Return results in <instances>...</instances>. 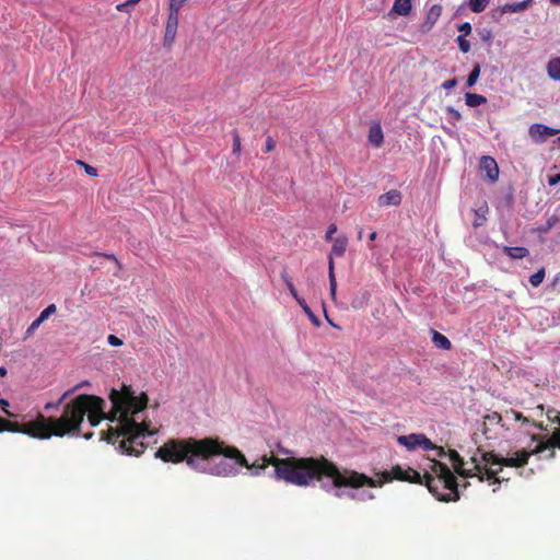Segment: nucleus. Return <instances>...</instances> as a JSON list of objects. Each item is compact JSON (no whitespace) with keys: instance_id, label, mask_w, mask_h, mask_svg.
<instances>
[{"instance_id":"53","label":"nucleus","mask_w":560,"mask_h":560,"mask_svg":"<svg viewBox=\"0 0 560 560\" xmlns=\"http://www.w3.org/2000/svg\"><path fill=\"white\" fill-rule=\"evenodd\" d=\"M362 236H363V231L362 229H360L359 233H358V238L359 240H362Z\"/></svg>"},{"instance_id":"48","label":"nucleus","mask_w":560,"mask_h":560,"mask_svg":"<svg viewBox=\"0 0 560 560\" xmlns=\"http://www.w3.org/2000/svg\"><path fill=\"white\" fill-rule=\"evenodd\" d=\"M290 294L294 298V300L298 302V299H302L299 294H298V291L296 289L292 290V291H289Z\"/></svg>"},{"instance_id":"25","label":"nucleus","mask_w":560,"mask_h":560,"mask_svg":"<svg viewBox=\"0 0 560 560\" xmlns=\"http://www.w3.org/2000/svg\"><path fill=\"white\" fill-rule=\"evenodd\" d=\"M504 418L506 420L513 419L514 421H521L523 424L530 423V420L527 417H525L522 412L516 411L514 409L505 411Z\"/></svg>"},{"instance_id":"49","label":"nucleus","mask_w":560,"mask_h":560,"mask_svg":"<svg viewBox=\"0 0 560 560\" xmlns=\"http://www.w3.org/2000/svg\"><path fill=\"white\" fill-rule=\"evenodd\" d=\"M7 375V369L4 366H0V376L4 377Z\"/></svg>"},{"instance_id":"47","label":"nucleus","mask_w":560,"mask_h":560,"mask_svg":"<svg viewBox=\"0 0 560 560\" xmlns=\"http://www.w3.org/2000/svg\"><path fill=\"white\" fill-rule=\"evenodd\" d=\"M560 183V172L553 176H549L548 184L550 186H555Z\"/></svg>"},{"instance_id":"36","label":"nucleus","mask_w":560,"mask_h":560,"mask_svg":"<svg viewBox=\"0 0 560 560\" xmlns=\"http://www.w3.org/2000/svg\"><path fill=\"white\" fill-rule=\"evenodd\" d=\"M42 323L43 322L37 317L26 329V338L30 337L40 326Z\"/></svg>"},{"instance_id":"38","label":"nucleus","mask_w":560,"mask_h":560,"mask_svg":"<svg viewBox=\"0 0 560 560\" xmlns=\"http://www.w3.org/2000/svg\"><path fill=\"white\" fill-rule=\"evenodd\" d=\"M281 279L284 281L289 291H292L295 289V287L292 282V279L289 277V275L285 271L281 272Z\"/></svg>"},{"instance_id":"50","label":"nucleus","mask_w":560,"mask_h":560,"mask_svg":"<svg viewBox=\"0 0 560 560\" xmlns=\"http://www.w3.org/2000/svg\"><path fill=\"white\" fill-rule=\"evenodd\" d=\"M377 237V233L376 232H372L370 235H369V240L370 241H375Z\"/></svg>"},{"instance_id":"10","label":"nucleus","mask_w":560,"mask_h":560,"mask_svg":"<svg viewBox=\"0 0 560 560\" xmlns=\"http://www.w3.org/2000/svg\"><path fill=\"white\" fill-rule=\"evenodd\" d=\"M558 131L542 124H534L529 127V136L536 142L544 141L547 137H553Z\"/></svg>"},{"instance_id":"6","label":"nucleus","mask_w":560,"mask_h":560,"mask_svg":"<svg viewBox=\"0 0 560 560\" xmlns=\"http://www.w3.org/2000/svg\"><path fill=\"white\" fill-rule=\"evenodd\" d=\"M186 2L187 0H170L168 2V15L163 38L165 47H171L175 42L179 24V11Z\"/></svg>"},{"instance_id":"37","label":"nucleus","mask_w":560,"mask_h":560,"mask_svg":"<svg viewBox=\"0 0 560 560\" xmlns=\"http://www.w3.org/2000/svg\"><path fill=\"white\" fill-rule=\"evenodd\" d=\"M458 31L463 33L460 36H467L471 33V25L469 22H464L458 26Z\"/></svg>"},{"instance_id":"17","label":"nucleus","mask_w":560,"mask_h":560,"mask_svg":"<svg viewBox=\"0 0 560 560\" xmlns=\"http://www.w3.org/2000/svg\"><path fill=\"white\" fill-rule=\"evenodd\" d=\"M503 252L512 259H522L528 256L529 254L528 249L523 246H504Z\"/></svg>"},{"instance_id":"43","label":"nucleus","mask_w":560,"mask_h":560,"mask_svg":"<svg viewBox=\"0 0 560 560\" xmlns=\"http://www.w3.org/2000/svg\"><path fill=\"white\" fill-rule=\"evenodd\" d=\"M328 277L329 278L335 277V261H334L332 255H329V257H328Z\"/></svg>"},{"instance_id":"21","label":"nucleus","mask_w":560,"mask_h":560,"mask_svg":"<svg viewBox=\"0 0 560 560\" xmlns=\"http://www.w3.org/2000/svg\"><path fill=\"white\" fill-rule=\"evenodd\" d=\"M466 105L469 107H477L487 102L483 95L476 93H466L465 95Z\"/></svg>"},{"instance_id":"55","label":"nucleus","mask_w":560,"mask_h":560,"mask_svg":"<svg viewBox=\"0 0 560 560\" xmlns=\"http://www.w3.org/2000/svg\"><path fill=\"white\" fill-rule=\"evenodd\" d=\"M366 498H368V499H370V500H372V499H374V494H373V493H371V492H369V493H366Z\"/></svg>"},{"instance_id":"14","label":"nucleus","mask_w":560,"mask_h":560,"mask_svg":"<svg viewBox=\"0 0 560 560\" xmlns=\"http://www.w3.org/2000/svg\"><path fill=\"white\" fill-rule=\"evenodd\" d=\"M368 140L374 148H380L383 144L384 135L380 124H375L370 128Z\"/></svg>"},{"instance_id":"29","label":"nucleus","mask_w":560,"mask_h":560,"mask_svg":"<svg viewBox=\"0 0 560 560\" xmlns=\"http://www.w3.org/2000/svg\"><path fill=\"white\" fill-rule=\"evenodd\" d=\"M479 75H480V65L476 63L467 78V82H466L467 86L471 88L472 85H475Z\"/></svg>"},{"instance_id":"9","label":"nucleus","mask_w":560,"mask_h":560,"mask_svg":"<svg viewBox=\"0 0 560 560\" xmlns=\"http://www.w3.org/2000/svg\"><path fill=\"white\" fill-rule=\"evenodd\" d=\"M482 427H483L482 434L487 439L493 438V434H495V432H493V431L497 427H501L505 430H510V428L503 421V417L497 411H492L483 417Z\"/></svg>"},{"instance_id":"11","label":"nucleus","mask_w":560,"mask_h":560,"mask_svg":"<svg viewBox=\"0 0 560 560\" xmlns=\"http://www.w3.org/2000/svg\"><path fill=\"white\" fill-rule=\"evenodd\" d=\"M480 168L486 172L491 182H495L499 178V166L492 156H482L480 159Z\"/></svg>"},{"instance_id":"19","label":"nucleus","mask_w":560,"mask_h":560,"mask_svg":"<svg viewBox=\"0 0 560 560\" xmlns=\"http://www.w3.org/2000/svg\"><path fill=\"white\" fill-rule=\"evenodd\" d=\"M547 73L550 79L560 81V57L551 58L547 65Z\"/></svg>"},{"instance_id":"5","label":"nucleus","mask_w":560,"mask_h":560,"mask_svg":"<svg viewBox=\"0 0 560 560\" xmlns=\"http://www.w3.org/2000/svg\"><path fill=\"white\" fill-rule=\"evenodd\" d=\"M515 455V457H501L492 452H483L481 459L485 464V479L492 480V483H500L501 478L499 477V472L502 470L503 466L515 468L524 467L528 463L529 457L535 454L533 450H521L516 452Z\"/></svg>"},{"instance_id":"18","label":"nucleus","mask_w":560,"mask_h":560,"mask_svg":"<svg viewBox=\"0 0 560 560\" xmlns=\"http://www.w3.org/2000/svg\"><path fill=\"white\" fill-rule=\"evenodd\" d=\"M348 246V238L346 236H339L334 240L330 255L338 257L343 256Z\"/></svg>"},{"instance_id":"20","label":"nucleus","mask_w":560,"mask_h":560,"mask_svg":"<svg viewBox=\"0 0 560 560\" xmlns=\"http://www.w3.org/2000/svg\"><path fill=\"white\" fill-rule=\"evenodd\" d=\"M411 8V0H395L392 11L398 15H408Z\"/></svg>"},{"instance_id":"54","label":"nucleus","mask_w":560,"mask_h":560,"mask_svg":"<svg viewBox=\"0 0 560 560\" xmlns=\"http://www.w3.org/2000/svg\"><path fill=\"white\" fill-rule=\"evenodd\" d=\"M550 2L555 5H559L560 4V0H550Z\"/></svg>"},{"instance_id":"30","label":"nucleus","mask_w":560,"mask_h":560,"mask_svg":"<svg viewBox=\"0 0 560 560\" xmlns=\"http://www.w3.org/2000/svg\"><path fill=\"white\" fill-rule=\"evenodd\" d=\"M545 279V269L541 268L537 272L530 276L529 282L534 288L539 287Z\"/></svg>"},{"instance_id":"4","label":"nucleus","mask_w":560,"mask_h":560,"mask_svg":"<svg viewBox=\"0 0 560 560\" xmlns=\"http://www.w3.org/2000/svg\"><path fill=\"white\" fill-rule=\"evenodd\" d=\"M54 417H45L39 413L35 420L26 423L12 422L0 417V433L8 431L23 433L34 439L47 440L56 436Z\"/></svg>"},{"instance_id":"16","label":"nucleus","mask_w":560,"mask_h":560,"mask_svg":"<svg viewBox=\"0 0 560 560\" xmlns=\"http://www.w3.org/2000/svg\"><path fill=\"white\" fill-rule=\"evenodd\" d=\"M432 342L438 349H442V350H451L452 349V342L450 341V339L436 330L432 331Z\"/></svg>"},{"instance_id":"40","label":"nucleus","mask_w":560,"mask_h":560,"mask_svg":"<svg viewBox=\"0 0 560 560\" xmlns=\"http://www.w3.org/2000/svg\"><path fill=\"white\" fill-rule=\"evenodd\" d=\"M107 341L110 346L119 347L122 345V340L115 335H109Z\"/></svg>"},{"instance_id":"41","label":"nucleus","mask_w":560,"mask_h":560,"mask_svg":"<svg viewBox=\"0 0 560 560\" xmlns=\"http://www.w3.org/2000/svg\"><path fill=\"white\" fill-rule=\"evenodd\" d=\"M276 148V142L271 137H267L266 144H265V152H271Z\"/></svg>"},{"instance_id":"24","label":"nucleus","mask_w":560,"mask_h":560,"mask_svg":"<svg viewBox=\"0 0 560 560\" xmlns=\"http://www.w3.org/2000/svg\"><path fill=\"white\" fill-rule=\"evenodd\" d=\"M487 212H488V207L486 205L474 211L475 217H476L472 222L474 228H479L485 224V222L487 220V218H486Z\"/></svg>"},{"instance_id":"39","label":"nucleus","mask_w":560,"mask_h":560,"mask_svg":"<svg viewBox=\"0 0 560 560\" xmlns=\"http://www.w3.org/2000/svg\"><path fill=\"white\" fill-rule=\"evenodd\" d=\"M10 406L9 401L4 398L0 399V408L1 410L8 416V417H14L12 412L8 410V407Z\"/></svg>"},{"instance_id":"52","label":"nucleus","mask_w":560,"mask_h":560,"mask_svg":"<svg viewBox=\"0 0 560 560\" xmlns=\"http://www.w3.org/2000/svg\"><path fill=\"white\" fill-rule=\"evenodd\" d=\"M438 491L439 492H447L446 490L443 489L442 485H439V483H438Z\"/></svg>"},{"instance_id":"58","label":"nucleus","mask_w":560,"mask_h":560,"mask_svg":"<svg viewBox=\"0 0 560 560\" xmlns=\"http://www.w3.org/2000/svg\"><path fill=\"white\" fill-rule=\"evenodd\" d=\"M91 436H92V433L84 434V438H85L86 440L91 439Z\"/></svg>"},{"instance_id":"56","label":"nucleus","mask_w":560,"mask_h":560,"mask_svg":"<svg viewBox=\"0 0 560 560\" xmlns=\"http://www.w3.org/2000/svg\"><path fill=\"white\" fill-rule=\"evenodd\" d=\"M79 385H81V387H80V388H82V387H84V386L89 385V382H88V381H84V382L80 383Z\"/></svg>"},{"instance_id":"7","label":"nucleus","mask_w":560,"mask_h":560,"mask_svg":"<svg viewBox=\"0 0 560 560\" xmlns=\"http://www.w3.org/2000/svg\"><path fill=\"white\" fill-rule=\"evenodd\" d=\"M450 459L454 466L455 471L465 478L477 476L479 478V481L485 480V464L482 463V459L478 460L475 456L470 458L471 460V467L465 468L466 463L460 457V455L454 451H450Z\"/></svg>"},{"instance_id":"27","label":"nucleus","mask_w":560,"mask_h":560,"mask_svg":"<svg viewBox=\"0 0 560 560\" xmlns=\"http://www.w3.org/2000/svg\"><path fill=\"white\" fill-rule=\"evenodd\" d=\"M406 481L411 483L425 485L424 475L422 476L419 471L415 470L411 467H409V475Z\"/></svg>"},{"instance_id":"46","label":"nucleus","mask_w":560,"mask_h":560,"mask_svg":"<svg viewBox=\"0 0 560 560\" xmlns=\"http://www.w3.org/2000/svg\"><path fill=\"white\" fill-rule=\"evenodd\" d=\"M80 164H82L85 168V172L91 175V176H96L97 175V170L91 165H88L83 162H80Z\"/></svg>"},{"instance_id":"15","label":"nucleus","mask_w":560,"mask_h":560,"mask_svg":"<svg viewBox=\"0 0 560 560\" xmlns=\"http://www.w3.org/2000/svg\"><path fill=\"white\" fill-rule=\"evenodd\" d=\"M535 0H524L521 2L506 3L502 7V13H518L526 11Z\"/></svg>"},{"instance_id":"1","label":"nucleus","mask_w":560,"mask_h":560,"mask_svg":"<svg viewBox=\"0 0 560 560\" xmlns=\"http://www.w3.org/2000/svg\"><path fill=\"white\" fill-rule=\"evenodd\" d=\"M155 457L165 463L185 462L194 470L207 471L214 476L229 477L238 474L237 466L252 470L259 476L268 466L273 467L272 477L278 481L296 487H310L314 482L330 479L332 487L358 489L364 486L378 487L382 481L351 469L340 470L325 456L279 458L275 455H262L259 460L249 464L245 455L235 446L226 444L219 438L172 439L156 452Z\"/></svg>"},{"instance_id":"13","label":"nucleus","mask_w":560,"mask_h":560,"mask_svg":"<svg viewBox=\"0 0 560 560\" xmlns=\"http://www.w3.org/2000/svg\"><path fill=\"white\" fill-rule=\"evenodd\" d=\"M409 475V467L407 469H404L399 465H396L393 467L390 471H384L382 474L385 481H392L393 479L406 481L408 479Z\"/></svg>"},{"instance_id":"45","label":"nucleus","mask_w":560,"mask_h":560,"mask_svg":"<svg viewBox=\"0 0 560 560\" xmlns=\"http://www.w3.org/2000/svg\"><path fill=\"white\" fill-rule=\"evenodd\" d=\"M329 289L331 296L335 298L337 290L336 277L329 278Z\"/></svg>"},{"instance_id":"57","label":"nucleus","mask_w":560,"mask_h":560,"mask_svg":"<svg viewBox=\"0 0 560 560\" xmlns=\"http://www.w3.org/2000/svg\"><path fill=\"white\" fill-rule=\"evenodd\" d=\"M350 498L353 499V500L358 499L357 493H351Z\"/></svg>"},{"instance_id":"42","label":"nucleus","mask_w":560,"mask_h":560,"mask_svg":"<svg viewBox=\"0 0 560 560\" xmlns=\"http://www.w3.org/2000/svg\"><path fill=\"white\" fill-rule=\"evenodd\" d=\"M336 232H337V225H336V224H334V223H332V224H330V225L328 226V230H327L326 235H325L326 241H334V240H332V235H334Z\"/></svg>"},{"instance_id":"26","label":"nucleus","mask_w":560,"mask_h":560,"mask_svg":"<svg viewBox=\"0 0 560 560\" xmlns=\"http://www.w3.org/2000/svg\"><path fill=\"white\" fill-rule=\"evenodd\" d=\"M490 0H469V9L474 13H480L486 10Z\"/></svg>"},{"instance_id":"32","label":"nucleus","mask_w":560,"mask_h":560,"mask_svg":"<svg viewBox=\"0 0 560 560\" xmlns=\"http://www.w3.org/2000/svg\"><path fill=\"white\" fill-rule=\"evenodd\" d=\"M232 152H233V154H236V155L241 154V137L236 130L233 131Z\"/></svg>"},{"instance_id":"34","label":"nucleus","mask_w":560,"mask_h":560,"mask_svg":"<svg viewBox=\"0 0 560 560\" xmlns=\"http://www.w3.org/2000/svg\"><path fill=\"white\" fill-rule=\"evenodd\" d=\"M456 40H457L459 49L464 54H467L470 50V43L466 39V36L459 35Z\"/></svg>"},{"instance_id":"2","label":"nucleus","mask_w":560,"mask_h":560,"mask_svg":"<svg viewBox=\"0 0 560 560\" xmlns=\"http://www.w3.org/2000/svg\"><path fill=\"white\" fill-rule=\"evenodd\" d=\"M109 400L112 409L107 415L104 412L105 401L94 395L81 394L67 402L62 415L52 421L56 436L79 434L85 416L91 427H96L102 419H108L116 425L103 432V439L114 445L118 443L119 450L127 455L140 456L147 448L142 440L155 433L150 430V421L139 418L148 406L147 394L136 396L131 386L122 385L120 390H110Z\"/></svg>"},{"instance_id":"22","label":"nucleus","mask_w":560,"mask_h":560,"mask_svg":"<svg viewBox=\"0 0 560 560\" xmlns=\"http://www.w3.org/2000/svg\"><path fill=\"white\" fill-rule=\"evenodd\" d=\"M81 387V385H75L73 386L72 388L66 390L61 397L58 399V401L56 402H47L45 405V410H50V409H57L61 404L62 401L68 397L70 396L71 394H73L74 392L79 390Z\"/></svg>"},{"instance_id":"3","label":"nucleus","mask_w":560,"mask_h":560,"mask_svg":"<svg viewBox=\"0 0 560 560\" xmlns=\"http://www.w3.org/2000/svg\"><path fill=\"white\" fill-rule=\"evenodd\" d=\"M435 476L424 474L428 490L440 501L450 502L459 499L457 479L446 464L433 460Z\"/></svg>"},{"instance_id":"8","label":"nucleus","mask_w":560,"mask_h":560,"mask_svg":"<svg viewBox=\"0 0 560 560\" xmlns=\"http://www.w3.org/2000/svg\"><path fill=\"white\" fill-rule=\"evenodd\" d=\"M397 442L399 445L405 446L409 451H413L416 447H422L424 451H436V455L440 457L444 456L445 454L442 446L434 445L430 439L421 433L399 435L397 438Z\"/></svg>"},{"instance_id":"59","label":"nucleus","mask_w":560,"mask_h":560,"mask_svg":"<svg viewBox=\"0 0 560 560\" xmlns=\"http://www.w3.org/2000/svg\"><path fill=\"white\" fill-rule=\"evenodd\" d=\"M533 424H534V427L541 428V425H540V424L538 425V424H537V423H535V422H533Z\"/></svg>"},{"instance_id":"44","label":"nucleus","mask_w":560,"mask_h":560,"mask_svg":"<svg viewBox=\"0 0 560 560\" xmlns=\"http://www.w3.org/2000/svg\"><path fill=\"white\" fill-rule=\"evenodd\" d=\"M456 84H457V80L455 78H453V79L444 81L442 83V88L445 90H451V89L455 88Z\"/></svg>"},{"instance_id":"23","label":"nucleus","mask_w":560,"mask_h":560,"mask_svg":"<svg viewBox=\"0 0 560 560\" xmlns=\"http://www.w3.org/2000/svg\"><path fill=\"white\" fill-rule=\"evenodd\" d=\"M298 304L302 307V310L304 311V313L307 315V317L310 318V320L316 326L318 327L320 325V322L318 319V317L313 313V311L311 310V307L307 305L306 301L304 299H298Z\"/></svg>"},{"instance_id":"35","label":"nucleus","mask_w":560,"mask_h":560,"mask_svg":"<svg viewBox=\"0 0 560 560\" xmlns=\"http://www.w3.org/2000/svg\"><path fill=\"white\" fill-rule=\"evenodd\" d=\"M447 113H448L450 119H451V121L453 124L458 121V120H460V118H462L460 113L457 109L453 108V107H448L447 108Z\"/></svg>"},{"instance_id":"28","label":"nucleus","mask_w":560,"mask_h":560,"mask_svg":"<svg viewBox=\"0 0 560 560\" xmlns=\"http://www.w3.org/2000/svg\"><path fill=\"white\" fill-rule=\"evenodd\" d=\"M441 12H442V8L440 5L435 4V5L431 7V9L429 10L428 15H427V21L430 22L431 24H434L438 21V19L440 18Z\"/></svg>"},{"instance_id":"33","label":"nucleus","mask_w":560,"mask_h":560,"mask_svg":"<svg viewBox=\"0 0 560 560\" xmlns=\"http://www.w3.org/2000/svg\"><path fill=\"white\" fill-rule=\"evenodd\" d=\"M57 311V307L55 304H49L42 313L39 314L38 318L39 320L44 322L46 320L50 315L55 314Z\"/></svg>"},{"instance_id":"51","label":"nucleus","mask_w":560,"mask_h":560,"mask_svg":"<svg viewBox=\"0 0 560 560\" xmlns=\"http://www.w3.org/2000/svg\"><path fill=\"white\" fill-rule=\"evenodd\" d=\"M104 257H106L107 259H112V260H115L117 261L116 257L112 254H103Z\"/></svg>"},{"instance_id":"12","label":"nucleus","mask_w":560,"mask_h":560,"mask_svg":"<svg viewBox=\"0 0 560 560\" xmlns=\"http://www.w3.org/2000/svg\"><path fill=\"white\" fill-rule=\"evenodd\" d=\"M401 192L396 189H392L378 197L380 207L398 206L401 202Z\"/></svg>"},{"instance_id":"31","label":"nucleus","mask_w":560,"mask_h":560,"mask_svg":"<svg viewBox=\"0 0 560 560\" xmlns=\"http://www.w3.org/2000/svg\"><path fill=\"white\" fill-rule=\"evenodd\" d=\"M141 0H127L116 5L117 11L130 12L131 8L138 4Z\"/></svg>"}]
</instances>
